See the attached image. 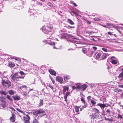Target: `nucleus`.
<instances>
[{
  "mask_svg": "<svg viewBox=\"0 0 123 123\" xmlns=\"http://www.w3.org/2000/svg\"><path fill=\"white\" fill-rule=\"evenodd\" d=\"M90 118L92 119L91 122L92 123H95L94 121V120L95 121V119H97V117L96 116L95 114H93L92 115L90 116Z\"/></svg>",
  "mask_w": 123,
  "mask_h": 123,
  "instance_id": "nucleus-9",
  "label": "nucleus"
},
{
  "mask_svg": "<svg viewBox=\"0 0 123 123\" xmlns=\"http://www.w3.org/2000/svg\"><path fill=\"white\" fill-rule=\"evenodd\" d=\"M71 3L72 4H73L74 3V2L73 1H71Z\"/></svg>",
  "mask_w": 123,
  "mask_h": 123,
  "instance_id": "nucleus-64",
  "label": "nucleus"
},
{
  "mask_svg": "<svg viewBox=\"0 0 123 123\" xmlns=\"http://www.w3.org/2000/svg\"><path fill=\"white\" fill-rule=\"evenodd\" d=\"M73 13L74 14L76 15H78V14H77V13L76 12H73Z\"/></svg>",
  "mask_w": 123,
  "mask_h": 123,
  "instance_id": "nucleus-58",
  "label": "nucleus"
},
{
  "mask_svg": "<svg viewBox=\"0 0 123 123\" xmlns=\"http://www.w3.org/2000/svg\"><path fill=\"white\" fill-rule=\"evenodd\" d=\"M93 110L95 112L94 114L97 117V119H99V117L98 115L99 112V110L98 109L95 108L93 109Z\"/></svg>",
  "mask_w": 123,
  "mask_h": 123,
  "instance_id": "nucleus-10",
  "label": "nucleus"
},
{
  "mask_svg": "<svg viewBox=\"0 0 123 123\" xmlns=\"http://www.w3.org/2000/svg\"><path fill=\"white\" fill-rule=\"evenodd\" d=\"M86 33H87L89 34L90 35H91L93 33H94L95 32H94L90 31H88L86 32Z\"/></svg>",
  "mask_w": 123,
  "mask_h": 123,
  "instance_id": "nucleus-34",
  "label": "nucleus"
},
{
  "mask_svg": "<svg viewBox=\"0 0 123 123\" xmlns=\"http://www.w3.org/2000/svg\"><path fill=\"white\" fill-rule=\"evenodd\" d=\"M56 79L61 83L63 81V79L59 76H57L56 77Z\"/></svg>",
  "mask_w": 123,
  "mask_h": 123,
  "instance_id": "nucleus-15",
  "label": "nucleus"
},
{
  "mask_svg": "<svg viewBox=\"0 0 123 123\" xmlns=\"http://www.w3.org/2000/svg\"><path fill=\"white\" fill-rule=\"evenodd\" d=\"M107 25L108 26H110L111 25V24L110 23H107Z\"/></svg>",
  "mask_w": 123,
  "mask_h": 123,
  "instance_id": "nucleus-56",
  "label": "nucleus"
},
{
  "mask_svg": "<svg viewBox=\"0 0 123 123\" xmlns=\"http://www.w3.org/2000/svg\"><path fill=\"white\" fill-rule=\"evenodd\" d=\"M12 97L14 99V100H18L20 99V97L18 96H13Z\"/></svg>",
  "mask_w": 123,
  "mask_h": 123,
  "instance_id": "nucleus-17",
  "label": "nucleus"
},
{
  "mask_svg": "<svg viewBox=\"0 0 123 123\" xmlns=\"http://www.w3.org/2000/svg\"><path fill=\"white\" fill-rule=\"evenodd\" d=\"M19 88L21 90H22L23 88H24L25 89V91H26L27 90V89L28 88L27 87V86H26L22 85L20 87H19ZM23 92V95L24 96V95L26 96L27 95V94L28 93H28V92H27L26 91Z\"/></svg>",
  "mask_w": 123,
  "mask_h": 123,
  "instance_id": "nucleus-7",
  "label": "nucleus"
},
{
  "mask_svg": "<svg viewBox=\"0 0 123 123\" xmlns=\"http://www.w3.org/2000/svg\"><path fill=\"white\" fill-rule=\"evenodd\" d=\"M70 93V92H67L66 95L68 96L69 94Z\"/></svg>",
  "mask_w": 123,
  "mask_h": 123,
  "instance_id": "nucleus-54",
  "label": "nucleus"
},
{
  "mask_svg": "<svg viewBox=\"0 0 123 123\" xmlns=\"http://www.w3.org/2000/svg\"><path fill=\"white\" fill-rule=\"evenodd\" d=\"M6 97L8 99L10 100L11 101L12 100V98L10 97V96L9 95H7L6 96Z\"/></svg>",
  "mask_w": 123,
  "mask_h": 123,
  "instance_id": "nucleus-36",
  "label": "nucleus"
},
{
  "mask_svg": "<svg viewBox=\"0 0 123 123\" xmlns=\"http://www.w3.org/2000/svg\"><path fill=\"white\" fill-rule=\"evenodd\" d=\"M32 90L33 89H29L28 91V93H29L30 91H31V90Z\"/></svg>",
  "mask_w": 123,
  "mask_h": 123,
  "instance_id": "nucleus-63",
  "label": "nucleus"
},
{
  "mask_svg": "<svg viewBox=\"0 0 123 123\" xmlns=\"http://www.w3.org/2000/svg\"><path fill=\"white\" fill-rule=\"evenodd\" d=\"M48 9V8H44V10H45L46 11H47Z\"/></svg>",
  "mask_w": 123,
  "mask_h": 123,
  "instance_id": "nucleus-61",
  "label": "nucleus"
},
{
  "mask_svg": "<svg viewBox=\"0 0 123 123\" xmlns=\"http://www.w3.org/2000/svg\"><path fill=\"white\" fill-rule=\"evenodd\" d=\"M68 88L67 86H64L63 87V94H64V92H65L66 91H68Z\"/></svg>",
  "mask_w": 123,
  "mask_h": 123,
  "instance_id": "nucleus-23",
  "label": "nucleus"
},
{
  "mask_svg": "<svg viewBox=\"0 0 123 123\" xmlns=\"http://www.w3.org/2000/svg\"><path fill=\"white\" fill-rule=\"evenodd\" d=\"M16 110L18 112H21L22 113H23L24 112L23 111H22L20 110L18 108H16Z\"/></svg>",
  "mask_w": 123,
  "mask_h": 123,
  "instance_id": "nucleus-44",
  "label": "nucleus"
},
{
  "mask_svg": "<svg viewBox=\"0 0 123 123\" xmlns=\"http://www.w3.org/2000/svg\"><path fill=\"white\" fill-rule=\"evenodd\" d=\"M49 72L51 74L54 75H56V73L55 71L54 70L50 69L49 70Z\"/></svg>",
  "mask_w": 123,
  "mask_h": 123,
  "instance_id": "nucleus-14",
  "label": "nucleus"
},
{
  "mask_svg": "<svg viewBox=\"0 0 123 123\" xmlns=\"http://www.w3.org/2000/svg\"><path fill=\"white\" fill-rule=\"evenodd\" d=\"M30 118L29 116L27 115H26V116L24 117V119L25 123H29V120H30Z\"/></svg>",
  "mask_w": 123,
  "mask_h": 123,
  "instance_id": "nucleus-11",
  "label": "nucleus"
},
{
  "mask_svg": "<svg viewBox=\"0 0 123 123\" xmlns=\"http://www.w3.org/2000/svg\"><path fill=\"white\" fill-rule=\"evenodd\" d=\"M94 52V50H91L89 52V53L88 54V55L89 56H91L92 55V54Z\"/></svg>",
  "mask_w": 123,
  "mask_h": 123,
  "instance_id": "nucleus-19",
  "label": "nucleus"
},
{
  "mask_svg": "<svg viewBox=\"0 0 123 123\" xmlns=\"http://www.w3.org/2000/svg\"><path fill=\"white\" fill-rule=\"evenodd\" d=\"M47 86L50 87L51 89L53 90V86L51 85L50 84H47Z\"/></svg>",
  "mask_w": 123,
  "mask_h": 123,
  "instance_id": "nucleus-39",
  "label": "nucleus"
},
{
  "mask_svg": "<svg viewBox=\"0 0 123 123\" xmlns=\"http://www.w3.org/2000/svg\"><path fill=\"white\" fill-rule=\"evenodd\" d=\"M105 120L109 121L112 122L114 121V120L112 117L111 118H106V117H105Z\"/></svg>",
  "mask_w": 123,
  "mask_h": 123,
  "instance_id": "nucleus-32",
  "label": "nucleus"
},
{
  "mask_svg": "<svg viewBox=\"0 0 123 123\" xmlns=\"http://www.w3.org/2000/svg\"><path fill=\"white\" fill-rule=\"evenodd\" d=\"M68 22L71 25H73L74 24V23L70 19L68 18Z\"/></svg>",
  "mask_w": 123,
  "mask_h": 123,
  "instance_id": "nucleus-26",
  "label": "nucleus"
},
{
  "mask_svg": "<svg viewBox=\"0 0 123 123\" xmlns=\"http://www.w3.org/2000/svg\"><path fill=\"white\" fill-rule=\"evenodd\" d=\"M118 86L120 88H123V85H120Z\"/></svg>",
  "mask_w": 123,
  "mask_h": 123,
  "instance_id": "nucleus-53",
  "label": "nucleus"
},
{
  "mask_svg": "<svg viewBox=\"0 0 123 123\" xmlns=\"http://www.w3.org/2000/svg\"><path fill=\"white\" fill-rule=\"evenodd\" d=\"M20 77H21V79H23L25 76V74L23 71H20L19 73Z\"/></svg>",
  "mask_w": 123,
  "mask_h": 123,
  "instance_id": "nucleus-13",
  "label": "nucleus"
},
{
  "mask_svg": "<svg viewBox=\"0 0 123 123\" xmlns=\"http://www.w3.org/2000/svg\"><path fill=\"white\" fill-rule=\"evenodd\" d=\"M117 118L118 119H123V117L122 116V115H120L119 114H117Z\"/></svg>",
  "mask_w": 123,
  "mask_h": 123,
  "instance_id": "nucleus-35",
  "label": "nucleus"
},
{
  "mask_svg": "<svg viewBox=\"0 0 123 123\" xmlns=\"http://www.w3.org/2000/svg\"><path fill=\"white\" fill-rule=\"evenodd\" d=\"M12 114V115L11 117L9 119L11 122H12L13 123L15 122V116L12 111H11Z\"/></svg>",
  "mask_w": 123,
  "mask_h": 123,
  "instance_id": "nucleus-12",
  "label": "nucleus"
},
{
  "mask_svg": "<svg viewBox=\"0 0 123 123\" xmlns=\"http://www.w3.org/2000/svg\"><path fill=\"white\" fill-rule=\"evenodd\" d=\"M1 83L3 87L5 89L9 88L11 85V82L8 80H2Z\"/></svg>",
  "mask_w": 123,
  "mask_h": 123,
  "instance_id": "nucleus-3",
  "label": "nucleus"
},
{
  "mask_svg": "<svg viewBox=\"0 0 123 123\" xmlns=\"http://www.w3.org/2000/svg\"><path fill=\"white\" fill-rule=\"evenodd\" d=\"M48 5H49V6L51 7H52L53 6V5L50 2H49L48 3Z\"/></svg>",
  "mask_w": 123,
  "mask_h": 123,
  "instance_id": "nucleus-49",
  "label": "nucleus"
},
{
  "mask_svg": "<svg viewBox=\"0 0 123 123\" xmlns=\"http://www.w3.org/2000/svg\"><path fill=\"white\" fill-rule=\"evenodd\" d=\"M97 105L100 106V107L101 108H104L105 107V105L104 104H102L99 103V104Z\"/></svg>",
  "mask_w": 123,
  "mask_h": 123,
  "instance_id": "nucleus-27",
  "label": "nucleus"
},
{
  "mask_svg": "<svg viewBox=\"0 0 123 123\" xmlns=\"http://www.w3.org/2000/svg\"><path fill=\"white\" fill-rule=\"evenodd\" d=\"M68 26L69 28H70L71 29L74 28H75V27L74 26H72L68 25Z\"/></svg>",
  "mask_w": 123,
  "mask_h": 123,
  "instance_id": "nucleus-52",
  "label": "nucleus"
},
{
  "mask_svg": "<svg viewBox=\"0 0 123 123\" xmlns=\"http://www.w3.org/2000/svg\"><path fill=\"white\" fill-rule=\"evenodd\" d=\"M121 97L123 98V93H122L121 94Z\"/></svg>",
  "mask_w": 123,
  "mask_h": 123,
  "instance_id": "nucleus-62",
  "label": "nucleus"
},
{
  "mask_svg": "<svg viewBox=\"0 0 123 123\" xmlns=\"http://www.w3.org/2000/svg\"><path fill=\"white\" fill-rule=\"evenodd\" d=\"M52 27L51 25L47 26L46 27L43 26L42 28V30L43 31L45 34H50L49 33L52 31Z\"/></svg>",
  "mask_w": 123,
  "mask_h": 123,
  "instance_id": "nucleus-4",
  "label": "nucleus"
},
{
  "mask_svg": "<svg viewBox=\"0 0 123 123\" xmlns=\"http://www.w3.org/2000/svg\"><path fill=\"white\" fill-rule=\"evenodd\" d=\"M11 78V81L15 82L20 81L22 79V77H20L18 72H17L12 74Z\"/></svg>",
  "mask_w": 123,
  "mask_h": 123,
  "instance_id": "nucleus-2",
  "label": "nucleus"
},
{
  "mask_svg": "<svg viewBox=\"0 0 123 123\" xmlns=\"http://www.w3.org/2000/svg\"><path fill=\"white\" fill-rule=\"evenodd\" d=\"M10 109H11V112L12 111H12H14V112L16 111L17 112V111H16L12 107H10ZM14 112L16 113L15 112Z\"/></svg>",
  "mask_w": 123,
  "mask_h": 123,
  "instance_id": "nucleus-37",
  "label": "nucleus"
},
{
  "mask_svg": "<svg viewBox=\"0 0 123 123\" xmlns=\"http://www.w3.org/2000/svg\"><path fill=\"white\" fill-rule=\"evenodd\" d=\"M91 102L93 106L95 105L96 103V102L94 100L92 99L91 100Z\"/></svg>",
  "mask_w": 123,
  "mask_h": 123,
  "instance_id": "nucleus-30",
  "label": "nucleus"
},
{
  "mask_svg": "<svg viewBox=\"0 0 123 123\" xmlns=\"http://www.w3.org/2000/svg\"><path fill=\"white\" fill-rule=\"evenodd\" d=\"M91 98V97L90 96H89L87 97V99L88 100V102L90 100Z\"/></svg>",
  "mask_w": 123,
  "mask_h": 123,
  "instance_id": "nucleus-47",
  "label": "nucleus"
},
{
  "mask_svg": "<svg viewBox=\"0 0 123 123\" xmlns=\"http://www.w3.org/2000/svg\"><path fill=\"white\" fill-rule=\"evenodd\" d=\"M33 123H39L37 120L35 118L33 121Z\"/></svg>",
  "mask_w": 123,
  "mask_h": 123,
  "instance_id": "nucleus-45",
  "label": "nucleus"
},
{
  "mask_svg": "<svg viewBox=\"0 0 123 123\" xmlns=\"http://www.w3.org/2000/svg\"><path fill=\"white\" fill-rule=\"evenodd\" d=\"M120 80L121 82H123V78L119 80Z\"/></svg>",
  "mask_w": 123,
  "mask_h": 123,
  "instance_id": "nucleus-59",
  "label": "nucleus"
},
{
  "mask_svg": "<svg viewBox=\"0 0 123 123\" xmlns=\"http://www.w3.org/2000/svg\"><path fill=\"white\" fill-rule=\"evenodd\" d=\"M46 44H49V45H54L53 47V48L54 49H58V48H56L54 46L55 44V43L53 42H47L46 43Z\"/></svg>",
  "mask_w": 123,
  "mask_h": 123,
  "instance_id": "nucleus-16",
  "label": "nucleus"
},
{
  "mask_svg": "<svg viewBox=\"0 0 123 123\" xmlns=\"http://www.w3.org/2000/svg\"><path fill=\"white\" fill-rule=\"evenodd\" d=\"M114 56H112L111 58V62L113 64H116L117 63V62L115 60L112 59V58L114 57Z\"/></svg>",
  "mask_w": 123,
  "mask_h": 123,
  "instance_id": "nucleus-21",
  "label": "nucleus"
},
{
  "mask_svg": "<svg viewBox=\"0 0 123 123\" xmlns=\"http://www.w3.org/2000/svg\"><path fill=\"white\" fill-rule=\"evenodd\" d=\"M97 49V48L95 46H93L92 47V49H91L92 50H94L95 51V50H96Z\"/></svg>",
  "mask_w": 123,
  "mask_h": 123,
  "instance_id": "nucleus-41",
  "label": "nucleus"
},
{
  "mask_svg": "<svg viewBox=\"0 0 123 123\" xmlns=\"http://www.w3.org/2000/svg\"><path fill=\"white\" fill-rule=\"evenodd\" d=\"M10 109H11V112L12 111H12H14V112L16 111L17 112V111H16L12 107H10ZM14 112L16 113L15 112Z\"/></svg>",
  "mask_w": 123,
  "mask_h": 123,
  "instance_id": "nucleus-38",
  "label": "nucleus"
},
{
  "mask_svg": "<svg viewBox=\"0 0 123 123\" xmlns=\"http://www.w3.org/2000/svg\"><path fill=\"white\" fill-rule=\"evenodd\" d=\"M9 94L10 95H12L14 94V91L12 90H10L8 91Z\"/></svg>",
  "mask_w": 123,
  "mask_h": 123,
  "instance_id": "nucleus-29",
  "label": "nucleus"
},
{
  "mask_svg": "<svg viewBox=\"0 0 123 123\" xmlns=\"http://www.w3.org/2000/svg\"><path fill=\"white\" fill-rule=\"evenodd\" d=\"M102 49L105 52H107L108 51L107 49H106L104 48H102Z\"/></svg>",
  "mask_w": 123,
  "mask_h": 123,
  "instance_id": "nucleus-48",
  "label": "nucleus"
},
{
  "mask_svg": "<svg viewBox=\"0 0 123 123\" xmlns=\"http://www.w3.org/2000/svg\"><path fill=\"white\" fill-rule=\"evenodd\" d=\"M72 88L73 90H74L76 89H77L76 86V87L75 86H72Z\"/></svg>",
  "mask_w": 123,
  "mask_h": 123,
  "instance_id": "nucleus-50",
  "label": "nucleus"
},
{
  "mask_svg": "<svg viewBox=\"0 0 123 123\" xmlns=\"http://www.w3.org/2000/svg\"><path fill=\"white\" fill-rule=\"evenodd\" d=\"M123 78V74L121 73H120L118 76V78L119 80Z\"/></svg>",
  "mask_w": 123,
  "mask_h": 123,
  "instance_id": "nucleus-33",
  "label": "nucleus"
},
{
  "mask_svg": "<svg viewBox=\"0 0 123 123\" xmlns=\"http://www.w3.org/2000/svg\"><path fill=\"white\" fill-rule=\"evenodd\" d=\"M93 20L95 21H99L100 19L97 17L95 18H93Z\"/></svg>",
  "mask_w": 123,
  "mask_h": 123,
  "instance_id": "nucleus-46",
  "label": "nucleus"
},
{
  "mask_svg": "<svg viewBox=\"0 0 123 123\" xmlns=\"http://www.w3.org/2000/svg\"><path fill=\"white\" fill-rule=\"evenodd\" d=\"M108 34L109 35H112V33L111 32H108Z\"/></svg>",
  "mask_w": 123,
  "mask_h": 123,
  "instance_id": "nucleus-55",
  "label": "nucleus"
},
{
  "mask_svg": "<svg viewBox=\"0 0 123 123\" xmlns=\"http://www.w3.org/2000/svg\"><path fill=\"white\" fill-rule=\"evenodd\" d=\"M43 105V100L42 99H40L39 100V106H41Z\"/></svg>",
  "mask_w": 123,
  "mask_h": 123,
  "instance_id": "nucleus-20",
  "label": "nucleus"
},
{
  "mask_svg": "<svg viewBox=\"0 0 123 123\" xmlns=\"http://www.w3.org/2000/svg\"><path fill=\"white\" fill-rule=\"evenodd\" d=\"M8 65L10 67H13L15 65L13 63L11 62L8 63Z\"/></svg>",
  "mask_w": 123,
  "mask_h": 123,
  "instance_id": "nucleus-24",
  "label": "nucleus"
},
{
  "mask_svg": "<svg viewBox=\"0 0 123 123\" xmlns=\"http://www.w3.org/2000/svg\"><path fill=\"white\" fill-rule=\"evenodd\" d=\"M70 77L69 76L67 75L64 77V80L65 81H67L68 80L70 79Z\"/></svg>",
  "mask_w": 123,
  "mask_h": 123,
  "instance_id": "nucleus-22",
  "label": "nucleus"
},
{
  "mask_svg": "<svg viewBox=\"0 0 123 123\" xmlns=\"http://www.w3.org/2000/svg\"><path fill=\"white\" fill-rule=\"evenodd\" d=\"M97 54L96 53L93 56L94 57H95V55ZM108 55L106 53H103V52L101 51H98L96 55V58L99 60H101L105 59Z\"/></svg>",
  "mask_w": 123,
  "mask_h": 123,
  "instance_id": "nucleus-1",
  "label": "nucleus"
},
{
  "mask_svg": "<svg viewBox=\"0 0 123 123\" xmlns=\"http://www.w3.org/2000/svg\"><path fill=\"white\" fill-rule=\"evenodd\" d=\"M34 10L32 9L30 10V12L31 13V15L34 14Z\"/></svg>",
  "mask_w": 123,
  "mask_h": 123,
  "instance_id": "nucleus-40",
  "label": "nucleus"
},
{
  "mask_svg": "<svg viewBox=\"0 0 123 123\" xmlns=\"http://www.w3.org/2000/svg\"><path fill=\"white\" fill-rule=\"evenodd\" d=\"M81 101L82 103L84 104V105L82 106L81 108H80V111H81L82 109L84 108L87 107L88 106V104L86 102L85 100L84 99V98L82 97L81 98Z\"/></svg>",
  "mask_w": 123,
  "mask_h": 123,
  "instance_id": "nucleus-6",
  "label": "nucleus"
},
{
  "mask_svg": "<svg viewBox=\"0 0 123 123\" xmlns=\"http://www.w3.org/2000/svg\"><path fill=\"white\" fill-rule=\"evenodd\" d=\"M39 114L41 113H43L45 112L44 110L43 109H40L38 110Z\"/></svg>",
  "mask_w": 123,
  "mask_h": 123,
  "instance_id": "nucleus-28",
  "label": "nucleus"
},
{
  "mask_svg": "<svg viewBox=\"0 0 123 123\" xmlns=\"http://www.w3.org/2000/svg\"><path fill=\"white\" fill-rule=\"evenodd\" d=\"M75 85L76 86L77 89L83 91H84L87 87V86L86 84L81 85L77 83L75 84Z\"/></svg>",
  "mask_w": 123,
  "mask_h": 123,
  "instance_id": "nucleus-5",
  "label": "nucleus"
},
{
  "mask_svg": "<svg viewBox=\"0 0 123 123\" xmlns=\"http://www.w3.org/2000/svg\"><path fill=\"white\" fill-rule=\"evenodd\" d=\"M74 45L75 46L76 48H79L81 47L80 45L83 44V42H78L77 41H74Z\"/></svg>",
  "mask_w": 123,
  "mask_h": 123,
  "instance_id": "nucleus-8",
  "label": "nucleus"
},
{
  "mask_svg": "<svg viewBox=\"0 0 123 123\" xmlns=\"http://www.w3.org/2000/svg\"><path fill=\"white\" fill-rule=\"evenodd\" d=\"M95 86V84H92L91 86V87H94Z\"/></svg>",
  "mask_w": 123,
  "mask_h": 123,
  "instance_id": "nucleus-51",
  "label": "nucleus"
},
{
  "mask_svg": "<svg viewBox=\"0 0 123 123\" xmlns=\"http://www.w3.org/2000/svg\"><path fill=\"white\" fill-rule=\"evenodd\" d=\"M33 114L36 116H37L38 114H39L38 110H37L36 111H34L33 112Z\"/></svg>",
  "mask_w": 123,
  "mask_h": 123,
  "instance_id": "nucleus-25",
  "label": "nucleus"
},
{
  "mask_svg": "<svg viewBox=\"0 0 123 123\" xmlns=\"http://www.w3.org/2000/svg\"><path fill=\"white\" fill-rule=\"evenodd\" d=\"M7 93L5 91L1 90L0 91V94L1 95H3L6 96Z\"/></svg>",
  "mask_w": 123,
  "mask_h": 123,
  "instance_id": "nucleus-18",
  "label": "nucleus"
},
{
  "mask_svg": "<svg viewBox=\"0 0 123 123\" xmlns=\"http://www.w3.org/2000/svg\"><path fill=\"white\" fill-rule=\"evenodd\" d=\"M80 107V106H76L75 107V111L76 112H79V109Z\"/></svg>",
  "mask_w": 123,
  "mask_h": 123,
  "instance_id": "nucleus-31",
  "label": "nucleus"
},
{
  "mask_svg": "<svg viewBox=\"0 0 123 123\" xmlns=\"http://www.w3.org/2000/svg\"><path fill=\"white\" fill-rule=\"evenodd\" d=\"M106 112L108 114H109V116H110L109 114L111 113L110 110L109 109H107L106 111Z\"/></svg>",
  "mask_w": 123,
  "mask_h": 123,
  "instance_id": "nucleus-43",
  "label": "nucleus"
},
{
  "mask_svg": "<svg viewBox=\"0 0 123 123\" xmlns=\"http://www.w3.org/2000/svg\"><path fill=\"white\" fill-rule=\"evenodd\" d=\"M82 51L84 53H86V49L85 48H83L82 49Z\"/></svg>",
  "mask_w": 123,
  "mask_h": 123,
  "instance_id": "nucleus-42",
  "label": "nucleus"
},
{
  "mask_svg": "<svg viewBox=\"0 0 123 123\" xmlns=\"http://www.w3.org/2000/svg\"><path fill=\"white\" fill-rule=\"evenodd\" d=\"M73 5H74L76 7L77 6V5L75 3H74V4Z\"/></svg>",
  "mask_w": 123,
  "mask_h": 123,
  "instance_id": "nucleus-60",
  "label": "nucleus"
},
{
  "mask_svg": "<svg viewBox=\"0 0 123 123\" xmlns=\"http://www.w3.org/2000/svg\"><path fill=\"white\" fill-rule=\"evenodd\" d=\"M67 97H68V96L66 95H65V96H64V98H67Z\"/></svg>",
  "mask_w": 123,
  "mask_h": 123,
  "instance_id": "nucleus-57",
  "label": "nucleus"
}]
</instances>
